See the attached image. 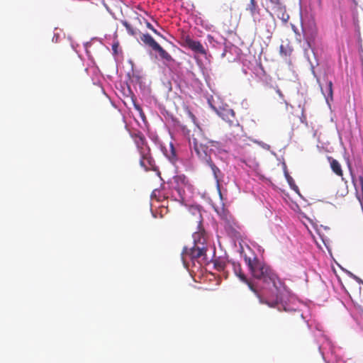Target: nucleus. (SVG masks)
<instances>
[{"instance_id": "dca6fc26", "label": "nucleus", "mask_w": 363, "mask_h": 363, "mask_svg": "<svg viewBox=\"0 0 363 363\" xmlns=\"http://www.w3.org/2000/svg\"><path fill=\"white\" fill-rule=\"evenodd\" d=\"M247 9L250 11V14L252 16H255L256 14L259 13V9H258V6L257 5L255 0H250V2L248 4Z\"/></svg>"}, {"instance_id": "393cba45", "label": "nucleus", "mask_w": 363, "mask_h": 363, "mask_svg": "<svg viewBox=\"0 0 363 363\" xmlns=\"http://www.w3.org/2000/svg\"><path fill=\"white\" fill-rule=\"evenodd\" d=\"M276 91L279 94L280 98H281V99L284 98V94H282L281 91L279 89H277Z\"/></svg>"}, {"instance_id": "7ed1b4c3", "label": "nucleus", "mask_w": 363, "mask_h": 363, "mask_svg": "<svg viewBox=\"0 0 363 363\" xmlns=\"http://www.w3.org/2000/svg\"><path fill=\"white\" fill-rule=\"evenodd\" d=\"M130 137L133 138L140 154V166L145 170L154 169L155 166V160L151 155L150 148L144 135L140 131H135L130 133Z\"/></svg>"}, {"instance_id": "0eeeda50", "label": "nucleus", "mask_w": 363, "mask_h": 363, "mask_svg": "<svg viewBox=\"0 0 363 363\" xmlns=\"http://www.w3.org/2000/svg\"><path fill=\"white\" fill-rule=\"evenodd\" d=\"M244 282L246 283L250 289L255 293L261 304H265L270 308H275L282 301L281 297L275 294L274 291H271L269 293L265 291L263 294H260L254 285L247 279V281Z\"/></svg>"}, {"instance_id": "9b49d317", "label": "nucleus", "mask_w": 363, "mask_h": 363, "mask_svg": "<svg viewBox=\"0 0 363 363\" xmlns=\"http://www.w3.org/2000/svg\"><path fill=\"white\" fill-rule=\"evenodd\" d=\"M218 114L223 120L228 123L230 127L235 128L236 135H233V138L235 139L242 131V126L240 125L238 120L236 118L235 111L233 109L227 108L223 109Z\"/></svg>"}, {"instance_id": "f3484780", "label": "nucleus", "mask_w": 363, "mask_h": 363, "mask_svg": "<svg viewBox=\"0 0 363 363\" xmlns=\"http://www.w3.org/2000/svg\"><path fill=\"white\" fill-rule=\"evenodd\" d=\"M174 182L177 184L178 191L179 193H180L179 185L182 184V185L186 186L188 184V179H187L186 177L184 175H177L174 178Z\"/></svg>"}, {"instance_id": "5701e85b", "label": "nucleus", "mask_w": 363, "mask_h": 363, "mask_svg": "<svg viewBox=\"0 0 363 363\" xmlns=\"http://www.w3.org/2000/svg\"><path fill=\"white\" fill-rule=\"evenodd\" d=\"M118 46H119V43L118 41H116V43H114L112 45V50H113V52L114 55H117L118 54Z\"/></svg>"}, {"instance_id": "cd10ccee", "label": "nucleus", "mask_w": 363, "mask_h": 363, "mask_svg": "<svg viewBox=\"0 0 363 363\" xmlns=\"http://www.w3.org/2000/svg\"><path fill=\"white\" fill-rule=\"evenodd\" d=\"M218 267H219V269H223V267L222 266H220V265H219Z\"/></svg>"}, {"instance_id": "1a4fd4ad", "label": "nucleus", "mask_w": 363, "mask_h": 363, "mask_svg": "<svg viewBox=\"0 0 363 363\" xmlns=\"http://www.w3.org/2000/svg\"><path fill=\"white\" fill-rule=\"evenodd\" d=\"M140 40L147 46L157 52L161 59L167 62L173 60L172 56L164 49H163L150 34H143L140 36Z\"/></svg>"}, {"instance_id": "a211bd4d", "label": "nucleus", "mask_w": 363, "mask_h": 363, "mask_svg": "<svg viewBox=\"0 0 363 363\" xmlns=\"http://www.w3.org/2000/svg\"><path fill=\"white\" fill-rule=\"evenodd\" d=\"M166 155L172 162L174 163L177 160L176 150L172 143L169 145V152H167Z\"/></svg>"}, {"instance_id": "39448f33", "label": "nucleus", "mask_w": 363, "mask_h": 363, "mask_svg": "<svg viewBox=\"0 0 363 363\" xmlns=\"http://www.w3.org/2000/svg\"><path fill=\"white\" fill-rule=\"evenodd\" d=\"M130 137L133 138L140 154V166L145 170L154 169L155 166V160L151 155L150 148L144 135L140 131H135L130 133Z\"/></svg>"}, {"instance_id": "4468645a", "label": "nucleus", "mask_w": 363, "mask_h": 363, "mask_svg": "<svg viewBox=\"0 0 363 363\" xmlns=\"http://www.w3.org/2000/svg\"><path fill=\"white\" fill-rule=\"evenodd\" d=\"M205 164L211 167L217 184H219V179L221 175V172L219 168L213 163L212 159L211 162H207Z\"/></svg>"}, {"instance_id": "f8f14e48", "label": "nucleus", "mask_w": 363, "mask_h": 363, "mask_svg": "<svg viewBox=\"0 0 363 363\" xmlns=\"http://www.w3.org/2000/svg\"><path fill=\"white\" fill-rule=\"evenodd\" d=\"M182 45L183 47L187 48L194 52L203 55H206V50L202 44L199 40H194L192 39L189 35H182Z\"/></svg>"}, {"instance_id": "aec40b11", "label": "nucleus", "mask_w": 363, "mask_h": 363, "mask_svg": "<svg viewBox=\"0 0 363 363\" xmlns=\"http://www.w3.org/2000/svg\"><path fill=\"white\" fill-rule=\"evenodd\" d=\"M121 23L125 26L129 35L135 36L137 34L136 30L127 21H121Z\"/></svg>"}, {"instance_id": "6ab92c4d", "label": "nucleus", "mask_w": 363, "mask_h": 363, "mask_svg": "<svg viewBox=\"0 0 363 363\" xmlns=\"http://www.w3.org/2000/svg\"><path fill=\"white\" fill-rule=\"evenodd\" d=\"M323 94L326 97H333V82L331 81H328L327 82L325 90L322 89Z\"/></svg>"}, {"instance_id": "6e6552de", "label": "nucleus", "mask_w": 363, "mask_h": 363, "mask_svg": "<svg viewBox=\"0 0 363 363\" xmlns=\"http://www.w3.org/2000/svg\"><path fill=\"white\" fill-rule=\"evenodd\" d=\"M244 282L246 283L250 289L255 293L261 304H265L270 308H275L282 301L281 297L275 294L274 291H271L269 293L265 291L263 294H260L254 285L247 279V281Z\"/></svg>"}, {"instance_id": "423d86ee", "label": "nucleus", "mask_w": 363, "mask_h": 363, "mask_svg": "<svg viewBox=\"0 0 363 363\" xmlns=\"http://www.w3.org/2000/svg\"><path fill=\"white\" fill-rule=\"evenodd\" d=\"M219 144L217 141L208 140L205 141L199 139V138L193 137L189 141L190 148L192 154H195L201 162L206 163L211 162L212 149L209 148V145L211 147H217Z\"/></svg>"}, {"instance_id": "412c9836", "label": "nucleus", "mask_w": 363, "mask_h": 363, "mask_svg": "<svg viewBox=\"0 0 363 363\" xmlns=\"http://www.w3.org/2000/svg\"><path fill=\"white\" fill-rule=\"evenodd\" d=\"M285 176H286V178L289 185L293 189L296 188V189H298V187L294 184V181L293 178L288 174V172H285Z\"/></svg>"}, {"instance_id": "ddd939ff", "label": "nucleus", "mask_w": 363, "mask_h": 363, "mask_svg": "<svg viewBox=\"0 0 363 363\" xmlns=\"http://www.w3.org/2000/svg\"><path fill=\"white\" fill-rule=\"evenodd\" d=\"M328 159L330 160V167H331V169L333 170V172L336 175L342 178V179L343 180L344 179L343 171L342 169L340 162L337 160H336L332 157H329Z\"/></svg>"}, {"instance_id": "f257e3e1", "label": "nucleus", "mask_w": 363, "mask_h": 363, "mask_svg": "<svg viewBox=\"0 0 363 363\" xmlns=\"http://www.w3.org/2000/svg\"><path fill=\"white\" fill-rule=\"evenodd\" d=\"M245 262L255 279L262 281L265 284H272L273 289L271 291H274L275 294L282 298L286 291V286L267 264L257 257L251 258L245 256Z\"/></svg>"}, {"instance_id": "b1692460", "label": "nucleus", "mask_w": 363, "mask_h": 363, "mask_svg": "<svg viewBox=\"0 0 363 363\" xmlns=\"http://www.w3.org/2000/svg\"><path fill=\"white\" fill-rule=\"evenodd\" d=\"M217 213H218V215L220 216V218L223 220H227L228 219V213L225 212L224 210H223L222 213H219L218 211H217Z\"/></svg>"}, {"instance_id": "4be33fe9", "label": "nucleus", "mask_w": 363, "mask_h": 363, "mask_svg": "<svg viewBox=\"0 0 363 363\" xmlns=\"http://www.w3.org/2000/svg\"><path fill=\"white\" fill-rule=\"evenodd\" d=\"M146 26H147V28L150 29L154 33H155L158 35H160V33L156 29L154 28V27L150 22H148V21L146 22Z\"/></svg>"}, {"instance_id": "f03ea898", "label": "nucleus", "mask_w": 363, "mask_h": 363, "mask_svg": "<svg viewBox=\"0 0 363 363\" xmlns=\"http://www.w3.org/2000/svg\"><path fill=\"white\" fill-rule=\"evenodd\" d=\"M194 245L189 248L184 247L181 257L183 264L187 267L189 260L194 262H199L200 259H205L207 252V235H203V233H193Z\"/></svg>"}, {"instance_id": "2eb2a0df", "label": "nucleus", "mask_w": 363, "mask_h": 363, "mask_svg": "<svg viewBox=\"0 0 363 363\" xmlns=\"http://www.w3.org/2000/svg\"><path fill=\"white\" fill-rule=\"evenodd\" d=\"M232 264L235 275L238 277L242 281H247V277L242 272L240 264L235 262H233Z\"/></svg>"}, {"instance_id": "9d476101", "label": "nucleus", "mask_w": 363, "mask_h": 363, "mask_svg": "<svg viewBox=\"0 0 363 363\" xmlns=\"http://www.w3.org/2000/svg\"><path fill=\"white\" fill-rule=\"evenodd\" d=\"M187 221L191 226H196L194 233H203V235H207L203 226V217L201 211L198 208L191 207L189 210Z\"/></svg>"}, {"instance_id": "20e7f679", "label": "nucleus", "mask_w": 363, "mask_h": 363, "mask_svg": "<svg viewBox=\"0 0 363 363\" xmlns=\"http://www.w3.org/2000/svg\"><path fill=\"white\" fill-rule=\"evenodd\" d=\"M130 137L133 138L140 154V166L145 170L154 169L155 166V160L151 155L150 148L144 135L140 131H135L130 133Z\"/></svg>"}, {"instance_id": "c756f323", "label": "nucleus", "mask_w": 363, "mask_h": 363, "mask_svg": "<svg viewBox=\"0 0 363 363\" xmlns=\"http://www.w3.org/2000/svg\"><path fill=\"white\" fill-rule=\"evenodd\" d=\"M136 108H137L138 110H139V111H141L140 108V107H138V106H136Z\"/></svg>"}, {"instance_id": "a878e982", "label": "nucleus", "mask_w": 363, "mask_h": 363, "mask_svg": "<svg viewBox=\"0 0 363 363\" xmlns=\"http://www.w3.org/2000/svg\"><path fill=\"white\" fill-rule=\"evenodd\" d=\"M284 45H280V52H284Z\"/></svg>"}, {"instance_id": "bb28decb", "label": "nucleus", "mask_w": 363, "mask_h": 363, "mask_svg": "<svg viewBox=\"0 0 363 363\" xmlns=\"http://www.w3.org/2000/svg\"><path fill=\"white\" fill-rule=\"evenodd\" d=\"M225 52H223V54L221 55V56H222V57H225Z\"/></svg>"}, {"instance_id": "c85d7f7f", "label": "nucleus", "mask_w": 363, "mask_h": 363, "mask_svg": "<svg viewBox=\"0 0 363 363\" xmlns=\"http://www.w3.org/2000/svg\"><path fill=\"white\" fill-rule=\"evenodd\" d=\"M208 38L209 39H210V38H211V39H213V37H212V36H211V35H208Z\"/></svg>"}]
</instances>
